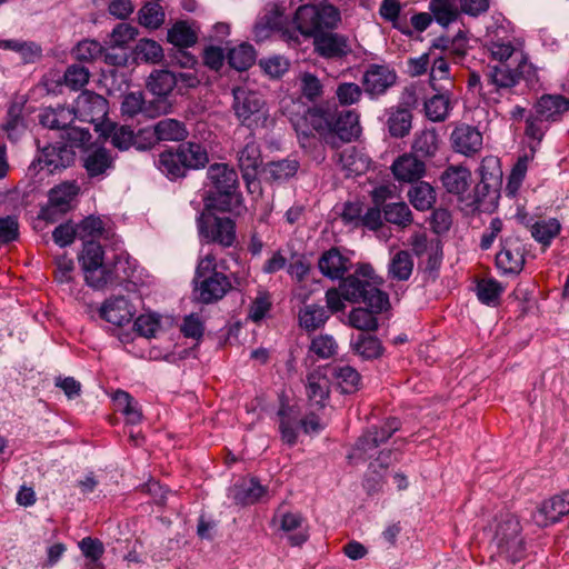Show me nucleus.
Returning a JSON list of instances; mask_svg holds the SVG:
<instances>
[{
  "label": "nucleus",
  "instance_id": "f257e3e1",
  "mask_svg": "<svg viewBox=\"0 0 569 569\" xmlns=\"http://www.w3.org/2000/svg\"><path fill=\"white\" fill-rule=\"evenodd\" d=\"M383 283L372 266L362 263L355 272L341 280L340 290L347 301L363 302L375 311H383L389 306V297L379 287Z\"/></svg>",
  "mask_w": 569,
  "mask_h": 569
},
{
  "label": "nucleus",
  "instance_id": "f03ea898",
  "mask_svg": "<svg viewBox=\"0 0 569 569\" xmlns=\"http://www.w3.org/2000/svg\"><path fill=\"white\" fill-rule=\"evenodd\" d=\"M536 78V69L528 61L527 57L520 54L516 59L515 68L509 63H501L498 66H488L485 71V82L482 89L485 94L499 97L510 96L515 91L521 79L532 81Z\"/></svg>",
  "mask_w": 569,
  "mask_h": 569
},
{
  "label": "nucleus",
  "instance_id": "7ed1b4c3",
  "mask_svg": "<svg viewBox=\"0 0 569 569\" xmlns=\"http://www.w3.org/2000/svg\"><path fill=\"white\" fill-rule=\"evenodd\" d=\"M209 186L214 190L207 197V207L230 211L240 202L238 173L228 163H213L207 170Z\"/></svg>",
  "mask_w": 569,
  "mask_h": 569
},
{
  "label": "nucleus",
  "instance_id": "20e7f679",
  "mask_svg": "<svg viewBox=\"0 0 569 569\" xmlns=\"http://www.w3.org/2000/svg\"><path fill=\"white\" fill-rule=\"evenodd\" d=\"M193 283L196 298L202 303L222 299L231 288L228 277L217 271V256L212 251L199 259Z\"/></svg>",
  "mask_w": 569,
  "mask_h": 569
},
{
  "label": "nucleus",
  "instance_id": "39448f33",
  "mask_svg": "<svg viewBox=\"0 0 569 569\" xmlns=\"http://www.w3.org/2000/svg\"><path fill=\"white\" fill-rule=\"evenodd\" d=\"M209 162L207 149L198 142H183L174 150L160 153L157 166L171 178L184 177L190 169L203 168Z\"/></svg>",
  "mask_w": 569,
  "mask_h": 569
},
{
  "label": "nucleus",
  "instance_id": "423d86ee",
  "mask_svg": "<svg viewBox=\"0 0 569 569\" xmlns=\"http://www.w3.org/2000/svg\"><path fill=\"white\" fill-rule=\"evenodd\" d=\"M232 109L239 122L254 131L272 123L269 109L263 97L247 86L232 89Z\"/></svg>",
  "mask_w": 569,
  "mask_h": 569
},
{
  "label": "nucleus",
  "instance_id": "0eeeda50",
  "mask_svg": "<svg viewBox=\"0 0 569 569\" xmlns=\"http://www.w3.org/2000/svg\"><path fill=\"white\" fill-rule=\"evenodd\" d=\"M340 20V11L329 3L303 4L295 14V23L301 34L312 38L336 29Z\"/></svg>",
  "mask_w": 569,
  "mask_h": 569
},
{
  "label": "nucleus",
  "instance_id": "6e6552de",
  "mask_svg": "<svg viewBox=\"0 0 569 569\" xmlns=\"http://www.w3.org/2000/svg\"><path fill=\"white\" fill-rule=\"evenodd\" d=\"M520 532L521 526L516 516L506 515L499 520L493 543L500 557L511 562H517L525 557L526 550Z\"/></svg>",
  "mask_w": 569,
  "mask_h": 569
},
{
  "label": "nucleus",
  "instance_id": "1a4fd4ad",
  "mask_svg": "<svg viewBox=\"0 0 569 569\" xmlns=\"http://www.w3.org/2000/svg\"><path fill=\"white\" fill-rule=\"evenodd\" d=\"M399 428L400 421L397 418H389L380 428L372 427L368 429L357 440L349 458L357 460L371 459L378 452V447L391 438Z\"/></svg>",
  "mask_w": 569,
  "mask_h": 569
},
{
  "label": "nucleus",
  "instance_id": "9d476101",
  "mask_svg": "<svg viewBox=\"0 0 569 569\" xmlns=\"http://www.w3.org/2000/svg\"><path fill=\"white\" fill-rule=\"evenodd\" d=\"M526 248L517 236L501 239L500 250L496 254V267L503 274H519L526 262Z\"/></svg>",
  "mask_w": 569,
  "mask_h": 569
},
{
  "label": "nucleus",
  "instance_id": "9b49d317",
  "mask_svg": "<svg viewBox=\"0 0 569 569\" xmlns=\"http://www.w3.org/2000/svg\"><path fill=\"white\" fill-rule=\"evenodd\" d=\"M71 111L74 118L93 123L96 129H98L99 122L108 113V101L102 96L86 90L77 97Z\"/></svg>",
  "mask_w": 569,
  "mask_h": 569
},
{
  "label": "nucleus",
  "instance_id": "f8f14e48",
  "mask_svg": "<svg viewBox=\"0 0 569 569\" xmlns=\"http://www.w3.org/2000/svg\"><path fill=\"white\" fill-rule=\"evenodd\" d=\"M199 230L207 242L229 248L236 242V223L228 217L209 216L201 220Z\"/></svg>",
  "mask_w": 569,
  "mask_h": 569
},
{
  "label": "nucleus",
  "instance_id": "ddd939ff",
  "mask_svg": "<svg viewBox=\"0 0 569 569\" xmlns=\"http://www.w3.org/2000/svg\"><path fill=\"white\" fill-rule=\"evenodd\" d=\"M124 264H128L126 259L116 257L112 264L104 262L96 267L83 269L86 282L94 289H102L109 284L120 283L129 277L126 269H123L122 273L120 272V267Z\"/></svg>",
  "mask_w": 569,
  "mask_h": 569
},
{
  "label": "nucleus",
  "instance_id": "4468645a",
  "mask_svg": "<svg viewBox=\"0 0 569 569\" xmlns=\"http://www.w3.org/2000/svg\"><path fill=\"white\" fill-rule=\"evenodd\" d=\"M83 169L90 179H104L114 168V157L104 147L84 148L80 157Z\"/></svg>",
  "mask_w": 569,
  "mask_h": 569
},
{
  "label": "nucleus",
  "instance_id": "2eb2a0df",
  "mask_svg": "<svg viewBox=\"0 0 569 569\" xmlns=\"http://www.w3.org/2000/svg\"><path fill=\"white\" fill-rule=\"evenodd\" d=\"M272 523L278 526L292 547L302 546L309 538L306 519L298 512L278 511L272 518Z\"/></svg>",
  "mask_w": 569,
  "mask_h": 569
},
{
  "label": "nucleus",
  "instance_id": "dca6fc26",
  "mask_svg": "<svg viewBox=\"0 0 569 569\" xmlns=\"http://www.w3.org/2000/svg\"><path fill=\"white\" fill-rule=\"evenodd\" d=\"M315 51L326 59H342L352 52L347 36L337 32H325L313 38Z\"/></svg>",
  "mask_w": 569,
  "mask_h": 569
},
{
  "label": "nucleus",
  "instance_id": "f3484780",
  "mask_svg": "<svg viewBox=\"0 0 569 569\" xmlns=\"http://www.w3.org/2000/svg\"><path fill=\"white\" fill-rule=\"evenodd\" d=\"M453 150L467 157L475 156L482 149V133L473 126L461 123L450 134Z\"/></svg>",
  "mask_w": 569,
  "mask_h": 569
},
{
  "label": "nucleus",
  "instance_id": "a211bd4d",
  "mask_svg": "<svg viewBox=\"0 0 569 569\" xmlns=\"http://www.w3.org/2000/svg\"><path fill=\"white\" fill-rule=\"evenodd\" d=\"M569 515V498L567 491L543 501L532 519L539 527H548Z\"/></svg>",
  "mask_w": 569,
  "mask_h": 569
},
{
  "label": "nucleus",
  "instance_id": "6ab92c4d",
  "mask_svg": "<svg viewBox=\"0 0 569 569\" xmlns=\"http://www.w3.org/2000/svg\"><path fill=\"white\" fill-rule=\"evenodd\" d=\"M237 160L242 178L249 184L254 179L258 168L262 164L260 146L252 132L246 138L244 146L238 151Z\"/></svg>",
  "mask_w": 569,
  "mask_h": 569
},
{
  "label": "nucleus",
  "instance_id": "aec40b11",
  "mask_svg": "<svg viewBox=\"0 0 569 569\" xmlns=\"http://www.w3.org/2000/svg\"><path fill=\"white\" fill-rule=\"evenodd\" d=\"M397 74L387 66L371 64L363 76L365 90L371 96L383 94L396 83Z\"/></svg>",
  "mask_w": 569,
  "mask_h": 569
},
{
  "label": "nucleus",
  "instance_id": "412c9836",
  "mask_svg": "<svg viewBox=\"0 0 569 569\" xmlns=\"http://www.w3.org/2000/svg\"><path fill=\"white\" fill-rule=\"evenodd\" d=\"M432 90L435 92L425 99V113L431 121H443L452 108V89L448 86H439Z\"/></svg>",
  "mask_w": 569,
  "mask_h": 569
},
{
  "label": "nucleus",
  "instance_id": "4be33fe9",
  "mask_svg": "<svg viewBox=\"0 0 569 569\" xmlns=\"http://www.w3.org/2000/svg\"><path fill=\"white\" fill-rule=\"evenodd\" d=\"M360 132L359 117L355 111H346L339 113L337 117L333 129L326 137V143L337 147V141H350L358 137Z\"/></svg>",
  "mask_w": 569,
  "mask_h": 569
},
{
  "label": "nucleus",
  "instance_id": "5701e85b",
  "mask_svg": "<svg viewBox=\"0 0 569 569\" xmlns=\"http://www.w3.org/2000/svg\"><path fill=\"white\" fill-rule=\"evenodd\" d=\"M134 313L133 306L122 296L106 300L100 308V317L119 327L129 323Z\"/></svg>",
  "mask_w": 569,
  "mask_h": 569
},
{
  "label": "nucleus",
  "instance_id": "b1692460",
  "mask_svg": "<svg viewBox=\"0 0 569 569\" xmlns=\"http://www.w3.org/2000/svg\"><path fill=\"white\" fill-rule=\"evenodd\" d=\"M318 268L325 277L331 280H342L351 268V261L339 249L331 248L320 256Z\"/></svg>",
  "mask_w": 569,
  "mask_h": 569
},
{
  "label": "nucleus",
  "instance_id": "393cba45",
  "mask_svg": "<svg viewBox=\"0 0 569 569\" xmlns=\"http://www.w3.org/2000/svg\"><path fill=\"white\" fill-rule=\"evenodd\" d=\"M391 170L398 181L412 183L423 177L426 164L417 156L405 153L393 161Z\"/></svg>",
  "mask_w": 569,
  "mask_h": 569
},
{
  "label": "nucleus",
  "instance_id": "a878e982",
  "mask_svg": "<svg viewBox=\"0 0 569 569\" xmlns=\"http://www.w3.org/2000/svg\"><path fill=\"white\" fill-rule=\"evenodd\" d=\"M306 393L311 406L323 408L330 393V382L321 369H315L307 375Z\"/></svg>",
  "mask_w": 569,
  "mask_h": 569
},
{
  "label": "nucleus",
  "instance_id": "bb28decb",
  "mask_svg": "<svg viewBox=\"0 0 569 569\" xmlns=\"http://www.w3.org/2000/svg\"><path fill=\"white\" fill-rule=\"evenodd\" d=\"M540 120L558 121L569 110V99L561 94H543L535 104Z\"/></svg>",
  "mask_w": 569,
  "mask_h": 569
},
{
  "label": "nucleus",
  "instance_id": "cd10ccee",
  "mask_svg": "<svg viewBox=\"0 0 569 569\" xmlns=\"http://www.w3.org/2000/svg\"><path fill=\"white\" fill-rule=\"evenodd\" d=\"M279 432L283 443L292 447L297 443L300 427L299 413L290 406L282 405L277 412Z\"/></svg>",
  "mask_w": 569,
  "mask_h": 569
},
{
  "label": "nucleus",
  "instance_id": "c85d7f7f",
  "mask_svg": "<svg viewBox=\"0 0 569 569\" xmlns=\"http://www.w3.org/2000/svg\"><path fill=\"white\" fill-rule=\"evenodd\" d=\"M337 156V162L348 177L362 174L370 166L368 157L353 146L343 148Z\"/></svg>",
  "mask_w": 569,
  "mask_h": 569
},
{
  "label": "nucleus",
  "instance_id": "c756f323",
  "mask_svg": "<svg viewBox=\"0 0 569 569\" xmlns=\"http://www.w3.org/2000/svg\"><path fill=\"white\" fill-rule=\"evenodd\" d=\"M267 495V488L256 478L243 479L232 488V497L236 503L248 506L260 501Z\"/></svg>",
  "mask_w": 569,
  "mask_h": 569
},
{
  "label": "nucleus",
  "instance_id": "7c9ffc66",
  "mask_svg": "<svg viewBox=\"0 0 569 569\" xmlns=\"http://www.w3.org/2000/svg\"><path fill=\"white\" fill-rule=\"evenodd\" d=\"M413 258L407 250H398L391 253L388 263V277L396 281H407L413 271Z\"/></svg>",
  "mask_w": 569,
  "mask_h": 569
},
{
  "label": "nucleus",
  "instance_id": "2f4dec72",
  "mask_svg": "<svg viewBox=\"0 0 569 569\" xmlns=\"http://www.w3.org/2000/svg\"><path fill=\"white\" fill-rule=\"evenodd\" d=\"M73 159V153L67 146H49L42 150L39 158L41 168H47L50 172L66 168Z\"/></svg>",
  "mask_w": 569,
  "mask_h": 569
},
{
  "label": "nucleus",
  "instance_id": "473e14b6",
  "mask_svg": "<svg viewBox=\"0 0 569 569\" xmlns=\"http://www.w3.org/2000/svg\"><path fill=\"white\" fill-rule=\"evenodd\" d=\"M299 169V162L295 159H282L272 161L264 166L263 174L266 180L273 183H283L295 177Z\"/></svg>",
  "mask_w": 569,
  "mask_h": 569
},
{
  "label": "nucleus",
  "instance_id": "72a5a7b5",
  "mask_svg": "<svg viewBox=\"0 0 569 569\" xmlns=\"http://www.w3.org/2000/svg\"><path fill=\"white\" fill-rule=\"evenodd\" d=\"M332 378L342 393H353L360 389V373L348 365H337L331 369Z\"/></svg>",
  "mask_w": 569,
  "mask_h": 569
},
{
  "label": "nucleus",
  "instance_id": "f704fd0d",
  "mask_svg": "<svg viewBox=\"0 0 569 569\" xmlns=\"http://www.w3.org/2000/svg\"><path fill=\"white\" fill-rule=\"evenodd\" d=\"M39 118L43 127L62 130L63 132L74 119L71 109L66 107L47 108L40 113Z\"/></svg>",
  "mask_w": 569,
  "mask_h": 569
},
{
  "label": "nucleus",
  "instance_id": "c9c22d12",
  "mask_svg": "<svg viewBox=\"0 0 569 569\" xmlns=\"http://www.w3.org/2000/svg\"><path fill=\"white\" fill-rule=\"evenodd\" d=\"M470 180V171L463 167H449L441 176L446 190L450 193H463Z\"/></svg>",
  "mask_w": 569,
  "mask_h": 569
},
{
  "label": "nucleus",
  "instance_id": "e433bc0d",
  "mask_svg": "<svg viewBox=\"0 0 569 569\" xmlns=\"http://www.w3.org/2000/svg\"><path fill=\"white\" fill-rule=\"evenodd\" d=\"M154 134L158 140L183 141L188 137V130L183 122L167 118L154 124Z\"/></svg>",
  "mask_w": 569,
  "mask_h": 569
},
{
  "label": "nucleus",
  "instance_id": "4c0bfd02",
  "mask_svg": "<svg viewBox=\"0 0 569 569\" xmlns=\"http://www.w3.org/2000/svg\"><path fill=\"white\" fill-rule=\"evenodd\" d=\"M78 193V187L74 183H61L49 193L50 209L59 212H66L70 208V203Z\"/></svg>",
  "mask_w": 569,
  "mask_h": 569
},
{
  "label": "nucleus",
  "instance_id": "58836bf2",
  "mask_svg": "<svg viewBox=\"0 0 569 569\" xmlns=\"http://www.w3.org/2000/svg\"><path fill=\"white\" fill-rule=\"evenodd\" d=\"M560 230L561 224L556 218L537 220L530 227L532 238L543 247H548L559 234Z\"/></svg>",
  "mask_w": 569,
  "mask_h": 569
},
{
  "label": "nucleus",
  "instance_id": "ea45409f",
  "mask_svg": "<svg viewBox=\"0 0 569 569\" xmlns=\"http://www.w3.org/2000/svg\"><path fill=\"white\" fill-rule=\"evenodd\" d=\"M167 40L177 48H189L196 44L198 33L186 21H177L168 30Z\"/></svg>",
  "mask_w": 569,
  "mask_h": 569
},
{
  "label": "nucleus",
  "instance_id": "a19ab883",
  "mask_svg": "<svg viewBox=\"0 0 569 569\" xmlns=\"http://www.w3.org/2000/svg\"><path fill=\"white\" fill-rule=\"evenodd\" d=\"M22 111V102H12L8 108L7 118L2 124V129L10 140H17L26 129Z\"/></svg>",
  "mask_w": 569,
  "mask_h": 569
},
{
  "label": "nucleus",
  "instance_id": "79ce46f5",
  "mask_svg": "<svg viewBox=\"0 0 569 569\" xmlns=\"http://www.w3.org/2000/svg\"><path fill=\"white\" fill-rule=\"evenodd\" d=\"M412 114L409 110L397 108L389 112L387 120L388 130L393 138H403L411 129Z\"/></svg>",
  "mask_w": 569,
  "mask_h": 569
},
{
  "label": "nucleus",
  "instance_id": "37998d69",
  "mask_svg": "<svg viewBox=\"0 0 569 569\" xmlns=\"http://www.w3.org/2000/svg\"><path fill=\"white\" fill-rule=\"evenodd\" d=\"M477 297L487 306L499 305L505 287L493 278H483L477 282Z\"/></svg>",
  "mask_w": 569,
  "mask_h": 569
},
{
  "label": "nucleus",
  "instance_id": "c03bdc74",
  "mask_svg": "<svg viewBox=\"0 0 569 569\" xmlns=\"http://www.w3.org/2000/svg\"><path fill=\"white\" fill-rule=\"evenodd\" d=\"M147 86L153 94L164 97L176 87L174 72L169 70H154L150 73Z\"/></svg>",
  "mask_w": 569,
  "mask_h": 569
},
{
  "label": "nucleus",
  "instance_id": "a18cd8bd",
  "mask_svg": "<svg viewBox=\"0 0 569 569\" xmlns=\"http://www.w3.org/2000/svg\"><path fill=\"white\" fill-rule=\"evenodd\" d=\"M411 204L420 211L429 210L436 202V192L427 182H419L408 192Z\"/></svg>",
  "mask_w": 569,
  "mask_h": 569
},
{
  "label": "nucleus",
  "instance_id": "49530a36",
  "mask_svg": "<svg viewBox=\"0 0 569 569\" xmlns=\"http://www.w3.org/2000/svg\"><path fill=\"white\" fill-rule=\"evenodd\" d=\"M329 316L326 309L318 305H308L299 312V323L308 331H313L326 323Z\"/></svg>",
  "mask_w": 569,
  "mask_h": 569
},
{
  "label": "nucleus",
  "instance_id": "de8ad7c7",
  "mask_svg": "<svg viewBox=\"0 0 569 569\" xmlns=\"http://www.w3.org/2000/svg\"><path fill=\"white\" fill-rule=\"evenodd\" d=\"M133 53L136 60L152 64L161 62L164 56L162 47L152 39H140Z\"/></svg>",
  "mask_w": 569,
  "mask_h": 569
},
{
  "label": "nucleus",
  "instance_id": "09e8293b",
  "mask_svg": "<svg viewBox=\"0 0 569 569\" xmlns=\"http://www.w3.org/2000/svg\"><path fill=\"white\" fill-rule=\"evenodd\" d=\"M351 346L353 351L363 359H375L382 353L379 339L365 333H359L356 339H352Z\"/></svg>",
  "mask_w": 569,
  "mask_h": 569
},
{
  "label": "nucleus",
  "instance_id": "8fccbe9b",
  "mask_svg": "<svg viewBox=\"0 0 569 569\" xmlns=\"http://www.w3.org/2000/svg\"><path fill=\"white\" fill-rule=\"evenodd\" d=\"M228 61L236 70H247L256 61V50L249 43H241L229 51Z\"/></svg>",
  "mask_w": 569,
  "mask_h": 569
},
{
  "label": "nucleus",
  "instance_id": "3c124183",
  "mask_svg": "<svg viewBox=\"0 0 569 569\" xmlns=\"http://www.w3.org/2000/svg\"><path fill=\"white\" fill-rule=\"evenodd\" d=\"M439 139L435 129H425L416 133L412 150L422 157H431L438 150Z\"/></svg>",
  "mask_w": 569,
  "mask_h": 569
},
{
  "label": "nucleus",
  "instance_id": "603ef678",
  "mask_svg": "<svg viewBox=\"0 0 569 569\" xmlns=\"http://www.w3.org/2000/svg\"><path fill=\"white\" fill-rule=\"evenodd\" d=\"M486 46L490 52L491 58L501 63L508 61L511 58H513V61L516 62V59H519L520 54H523L522 52H516V49L509 39L491 38Z\"/></svg>",
  "mask_w": 569,
  "mask_h": 569
},
{
  "label": "nucleus",
  "instance_id": "864d4df0",
  "mask_svg": "<svg viewBox=\"0 0 569 569\" xmlns=\"http://www.w3.org/2000/svg\"><path fill=\"white\" fill-rule=\"evenodd\" d=\"M383 217L388 222L402 228L412 222L411 210L405 202L387 203L383 207Z\"/></svg>",
  "mask_w": 569,
  "mask_h": 569
},
{
  "label": "nucleus",
  "instance_id": "5fc2aeb1",
  "mask_svg": "<svg viewBox=\"0 0 569 569\" xmlns=\"http://www.w3.org/2000/svg\"><path fill=\"white\" fill-rule=\"evenodd\" d=\"M430 86L431 88L448 86L450 89H453V81L449 73L448 57H439L433 60L430 71Z\"/></svg>",
  "mask_w": 569,
  "mask_h": 569
},
{
  "label": "nucleus",
  "instance_id": "6e6d98bb",
  "mask_svg": "<svg viewBox=\"0 0 569 569\" xmlns=\"http://www.w3.org/2000/svg\"><path fill=\"white\" fill-rule=\"evenodd\" d=\"M380 311H375L370 308V310L366 308H355L349 315V323L361 331H373L378 328L377 318L373 313H379Z\"/></svg>",
  "mask_w": 569,
  "mask_h": 569
},
{
  "label": "nucleus",
  "instance_id": "4d7b16f0",
  "mask_svg": "<svg viewBox=\"0 0 569 569\" xmlns=\"http://www.w3.org/2000/svg\"><path fill=\"white\" fill-rule=\"evenodd\" d=\"M531 159V157L525 154L515 163L506 187V191L509 196H515L518 192L526 177Z\"/></svg>",
  "mask_w": 569,
  "mask_h": 569
},
{
  "label": "nucleus",
  "instance_id": "13d9d810",
  "mask_svg": "<svg viewBox=\"0 0 569 569\" xmlns=\"http://www.w3.org/2000/svg\"><path fill=\"white\" fill-rule=\"evenodd\" d=\"M338 345L329 335H320L311 340L309 351L320 359H328L336 355Z\"/></svg>",
  "mask_w": 569,
  "mask_h": 569
},
{
  "label": "nucleus",
  "instance_id": "bf43d9fd",
  "mask_svg": "<svg viewBox=\"0 0 569 569\" xmlns=\"http://www.w3.org/2000/svg\"><path fill=\"white\" fill-rule=\"evenodd\" d=\"M78 61L91 62L103 54V47L96 40H83L72 51Z\"/></svg>",
  "mask_w": 569,
  "mask_h": 569
},
{
  "label": "nucleus",
  "instance_id": "052dcab7",
  "mask_svg": "<svg viewBox=\"0 0 569 569\" xmlns=\"http://www.w3.org/2000/svg\"><path fill=\"white\" fill-rule=\"evenodd\" d=\"M138 36V29L129 23H119L112 30L109 44L113 48H126Z\"/></svg>",
  "mask_w": 569,
  "mask_h": 569
},
{
  "label": "nucleus",
  "instance_id": "680f3d73",
  "mask_svg": "<svg viewBox=\"0 0 569 569\" xmlns=\"http://www.w3.org/2000/svg\"><path fill=\"white\" fill-rule=\"evenodd\" d=\"M164 20V13L158 3H147L139 11V22L150 29L159 28Z\"/></svg>",
  "mask_w": 569,
  "mask_h": 569
},
{
  "label": "nucleus",
  "instance_id": "e2e57ef3",
  "mask_svg": "<svg viewBox=\"0 0 569 569\" xmlns=\"http://www.w3.org/2000/svg\"><path fill=\"white\" fill-rule=\"evenodd\" d=\"M430 10L437 22L441 26H448L457 18V10L451 0H432L430 2Z\"/></svg>",
  "mask_w": 569,
  "mask_h": 569
},
{
  "label": "nucleus",
  "instance_id": "0e129e2a",
  "mask_svg": "<svg viewBox=\"0 0 569 569\" xmlns=\"http://www.w3.org/2000/svg\"><path fill=\"white\" fill-rule=\"evenodd\" d=\"M77 227L78 238L84 240L88 238H100L104 232V223L99 217H87Z\"/></svg>",
  "mask_w": 569,
  "mask_h": 569
},
{
  "label": "nucleus",
  "instance_id": "69168bd1",
  "mask_svg": "<svg viewBox=\"0 0 569 569\" xmlns=\"http://www.w3.org/2000/svg\"><path fill=\"white\" fill-rule=\"evenodd\" d=\"M82 269L96 267L103 262V249L99 242L87 241L79 258Z\"/></svg>",
  "mask_w": 569,
  "mask_h": 569
},
{
  "label": "nucleus",
  "instance_id": "338daca9",
  "mask_svg": "<svg viewBox=\"0 0 569 569\" xmlns=\"http://www.w3.org/2000/svg\"><path fill=\"white\" fill-rule=\"evenodd\" d=\"M90 72L87 68L71 64L63 74L64 84L71 90H79L89 81Z\"/></svg>",
  "mask_w": 569,
  "mask_h": 569
},
{
  "label": "nucleus",
  "instance_id": "774afa93",
  "mask_svg": "<svg viewBox=\"0 0 569 569\" xmlns=\"http://www.w3.org/2000/svg\"><path fill=\"white\" fill-rule=\"evenodd\" d=\"M300 90L302 96L309 101H315L321 97L323 87L321 81L310 72H303L299 77Z\"/></svg>",
  "mask_w": 569,
  "mask_h": 569
}]
</instances>
